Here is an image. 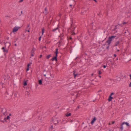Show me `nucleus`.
Masks as SVG:
<instances>
[{"label": "nucleus", "instance_id": "1", "mask_svg": "<svg viewBox=\"0 0 131 131\" xmlns=\"http://www.w3.org/2000/svg\"><path fill=\"white\" fill-rule=\"evenodd\" d=\"M118 38V37H117L116 36H109L108 38V40L106 41V43H108V46L106 47V48L108 50H109L110 47V45L111 43V41L114 39H117Z\"/></svg>", "mask_w": 131, "mask_h": 131}, {"label": "nucleus", "instance_id": "2", "mask_svg": "<svg viewBox=\"0 0 131 131\" xmlns=\"http://www.w3.org/2000/svg\"><path fill=\"white\" fill-rule=\"evenodd\" d=\"M71 23H72L71 24V26L70 29L71 30V31H73L72 35H75V33L74 30L75 28L76 27V26H74V25L73 23V21L72 20V21Z\"/></svg>", "mask_w": 131, "mask_h": 131}, {"label": "nucleus", "instance_id": "3", "mask_svg": "<svg viewBox=\"0 0 131 131\" xmlns=\"http://www.w3.org/2000/svg\"><path fill=\"white\" fill-rule=\"evenodd\" d=\"M3 78L4 81H7V80H11V78L8 74L4 75Z\"/></svg>", "mask_w": 131, "mask_h": 131}, {"label": "nucleus", "instance_id": "4", "mask_svg": "<svg viewBox=\"0 0 131 131\" xmlns=\"http://www.w3.org/2000/svg\"><path fill=\"white\" fill-rule=\"evenodd\" d=\"M120 46V41H117L115 42V43L113 46V47H115L116 46Z\"/></svg>", "mask_w": 131, "mask_h": 131}, {"label": "nucleus", "instance_id": "5", "mask_svg": "<svg viewBox=\"0 0 131 131\" xmlns=\"http://www.w3.org/2000/svg\"><path fill=\"white\" fill-rule=\"evenodd\" d=\"M73 74L74 78H75L77 76L79 75L78 73L77 72H76V70H75L73 71Z\"/></svg>", "mask_w": 131, "mask_h": 131}, {"label": "nucleus", "instance_id": "6", "mask_svg": "<svg viewBox=\"0 0 131 131\" xmlns=\"http://www.w3.org/2000/svg\"><path fill=\"white\" fill-rule=\"evenodd\" d=\"M53 122L54 125H56L57 124H58V121L57 119V118H55L53 120Z\"/></svg>", "mask_w": 131, "mask_h": 131}, {"label": "nucleus", "instance_id": "7", "mask_svg": "<svg viewBox=\"0 0 131 131\" xmlns=\"http://www.w3.org/2000/svg\"><path fill=\"white\" fill-rule=\"evenodd\" d=\"M20 27H15L13 29V32H15L17 31L20 28Z\"/></svg>", "mask_w": 131, "mask_h": 131}, {"label": "nucleus", "instance_id": "8", "mask_svg": "<svg viewBox=\"0 0 131 131\" xmlns=\"http://www.w3.org/2000/svg\"><path fill=\"white\" fill-rule=\"evenodd\" d=\"M5 46L8 47V48L10 46V43L9 42H7L5 44Z\"/></svg>", "mask_w": 131, "mask_h": 131}, {"label": "nucleus", "instance_id": "9", "mask_svg": "<svg viewBox=\"0 0 131 131\" xmlns=\"http://www.w3.org/2000/svg\"><path fill=\"white\" fill-rule=\"evenodd\" d=\"M96 118L95 117H94L93 119L91 121V124L92 125L94 123V122L96 121Z\"/></svg>", "mask_w": 131, "mask_h": 131}, {"label": "nucleus", "instance_id": "10", "mask_svg": "<svg viewBox=\"0 0 131 131\" xmlns=\"http://www.w3.org/2000/svg\"><path fill=\"white\" fill-rule=\"evenodd\" d=\"M34 52H35V50H34V48H33L31 51V56L32 57L33 56H34V54L35 53H34Z\"/></svg>", "mask_w": 131, "mask_h": 131}, {"label": "nucleus", "instance_id": "11", "mask_svg": "<svg viewBox=\"0 0 131 131\" xmlns=\"http://www.w3.org/2000/svg\"><path fill=\"white\" fill-rule=\"evenodd\" d=\"M113 99V97L111 96V95H110L109 97V98L108 99V100L110 102L112 101V99Z\"/></svg>", "mask_w": 131, "mask_h": 131}, {"label": "nucleus", "instance_id": "12", "mask_svg": "<svg viewBox=\"0 0 131 131\" xmlns=\"http://www.w3.org/2000/svg\"><path fill=\"white\" fill-rule=\"evenodd\" d=\"M51 60L52 61H53L54 60H55L56 61H57V58H56L55 57H53L51 59Z\"/></svg>", "mask_w": 131, "mask_h": 131}, {"label": "nucleus", "instance_id": "13", "mask_svg": "<svg viewBox=\"0 0 131 131\" xmlns=\"http://www.w3.org/2000/svg\"><path fill=\"white\" fill-rule=\"evenodd\" d=\"M122 125H124V124H126L127 126H130V125H129V123L127 122H123V123H122Z\"/></svg>", "mask_w": 131, "mask_h": 131}, {"label": "nucleus", "instance_id": "14", "mask_svg": "<svg viewBox=\"0 0 131 131\" xmlns=\"http://www.w3.org/2000/svg\"><path fill=\"white\" fill-rule=\"evenodd\" d=\"M38 83L39 84L42 85V80H39Z\"/></svg>", "mask_w": 131, "mask_h": 131}, {"label": "nucleus", "instance_id": "15", "mask_svg": "<svg viewBox=\"0 0 131 131\" xmlns=\"http://www.w3.org/2000/svg\"><path fill=\"white\" fill-rule=\"evenodd\" d=\"M71 115V113H67L66 114V116L67 117L70 116Z\"/></svg>", "mask_w": 131, "mask_h": 131}, {"label": "nucleus", "instance_id": "16", "mask_svg": "<svg viewBox=\"0 0 131 131\" xmlns=\"http://www.w3.org/2000/svg\"><path fill=\"white\" fill-rule=\"evenodd\" d=\"M45 14L46 15H47L48 14V13L47 12V7H45Z\"/></svg>", "mask_w": 131, "mask_h": 131}, {"label": "nucleus", "instance_id": "17", "mask_svg": "<svg viewBox=\"0 0 131 131\" xmlns=\"http://www.w3.org/2000/svg\"><path fill=\"white\" fill-rule=\"evenodd\" d=\"M59 30V28L58 27L55 28L53 29L52 30L53 32H55L57 30Z\"/></svg>", "mask_w": 131, "mask_h": 131}, {"label": "nucleus", "instance_id": "18", "mask_svg": "<svg viewBox=\"0 0 131 131\" xmlns=\"http://www.w3.org/2000/svg\"><path fill=\"white\" fill-rule=\"evenodd\" d=\"M51 57V54H50L47 56L46 57V58L47 59H49Z\"/></svg>", "mask_w": 131, "mask_h": 131}, {"label": "nucleus", "instance_id": "19", "mask_svg": "<svg viewBox=\"0 0 131 131\" xmlns=\"http://www.w3.org/2000/svg\"><path fill=\"white\" fill-rule=\"evenodd\" d=\"M50 76L51 77L52 79H51L52 80L53 79V78L54 77V75L53 74H51V73H50Z\"/></svg>", "mask_w": 131, "mask_h": 131}, {"label": "nucleus", "instance_id": "20", "mask_svg": "<svg viewBox=\"0 0 131 131\" xmlns=\"http://www.w3.org/2000/svg\"><path fill=\"white\" fill-rule=\"evenodd\" d=\"M54 128L53 127V125H51V127L49 128V130L51 131Z\"/></svg>", "mask_w": 131, "mask_h": 131}, {"label": "nucleus", "instance_id": "21", "mask_svg": "<svg viewBox=\"0 0 131 131\" xmlns=\"http://www.w3.org/2000/svg\"><path fill=\"white\" fill-rule=\"evenodd\" d=\"M123 125H122V124L121 125V127H120V129L121 130V131H122L123 130Z\"/></svg>", "mask_w": 131, "mask_h": 131}, {"label": "nucleus", "instance_id": "22", "mask_svg": "<svg viewBox=\"0 0 131 131\" xmlns=\"http://www.w3.org/2000/svg\"><path fill=\"white\" fill-rule=\"evenodd\" d=\"M30 24H29L27 26V29H28V30H30Z\"/></svg>", "mask_w": 131, "mask_h": 131}, {"label": "nucleus", "instance_id": "23", "mask_svg": "<svg viewBox=\"0 0 131 131\" xmlns=\"http://www.w3.org/2000/svg\"><path fill=\"white\" fill-rule=\"evenodd\" d=\"M8 49L6 48V49L4 50V51L3 52H6L7 53L8 52Z\"/></svg>", "mask_w": 131, "mask_h": 131}, {"label": "nucleus", "instance_id": "24", "mask_svg": "<svg viewBox=\"0 0 131 131\" xmlns=\"http://www.w3.org/2000/svg\"><path fill=\"white\" fill-rule=\"evenodd\" d=\"M96 27L95 26H92V29L93 30H95L96 29Z\"/></svg>", "mask_w": 131, "mask_h": 131}, {"label": "nucleus", "instance_id": "25", "mask_svg": "<svg viewBox=\"0 0 131 131\" xmlns=\"http://www.w3.org/2000/svg\"><path fill=\"white\" fill-rule=\"evenodd\" d=\"M42 35L44 32L45 29L44 28H42Z\"/></svg>", "mask_w": 131, "mask_h": 131}, {"label": "nucleus", "instance_id": "26", "mask_svg": "<svg viewBox=\"0 0 131 131\" xmlns=\"http://www.w3.org/2000/svg\"><path fill=\"white\" fill-rule=\"evenodd\" d=\"M14 61H16V59H15V57H13V58H12V59H11V61H12L13 60H14Z\"/></svg>", "mask_w": 131, "mask_h": 131}, {"label": "nucleus", "instance_id": "27", "mask_svg": "<svg viewBox=\"0 0 131 131\" xmlns=\"http://www.w3.org/2000/svg\"><path fill=\"white\" fill-rule=\"evenodd\" d=\"M58 49L57 48L56 50V52H55V54H58Z\"/></svg>", "mask_w": 131, "mask_h": 131}, {"label": "nucleus", "instance_id": "28", "mask_svg": "<svg viewBox=\"0 0 131 131\" xmlns=\"http://www.w3.org/2000/svg\"><path fill=\"white\" fill-rule=\"evenodd\" d=\"M27 82L26 81H25L24 82V86H26L27 85Z\"/></svg>", "mask_w": 131, "mask_h": 131}, {"label": "nucleus", "instance_id": "29", "mask_svg": "<svg viewBox=\"0 0 131 131\" xmlns=\"http://www.w3.org/2000/svg\"><path fill=\"white\" fill-rule=\"evenodd\" d=\"M118 26V25L115 26V28L113 30L114 31L115 29H116L117 28V27Z\"/></svg>", "mask_w": 131, "mask_h": 131}, {"label": "nucleus", "instance_id": "30", "mask_svg": "<svg viewBox=\"0 0 131 131\" xmlns=\"http://www.w3.org/2000/svg\"><path fill=\"white\" fill-rule=\"evenodd\" d=\"M74 93L76 94V97H78L79 96L78 93L77 92Z\"/></svg>", "mask_w": 131, "mask_h": 131}, {"label": "nucleus", "instance_id": "31", "mask_svg": "<svg viewBox=\"0 0 131 131\" xmlns=\"http://www.w3.org/2000/svg\"><path fill=\"white\" fill-rule=\"evenodd\" d=\"M6 49V47H3L2 48V49L3 50V51H4V50Z\"/></svg>", "mask_w": 131, "mask_h": 131}, {"label": "nucleus", "instance_id": "32", "mask_svg": "<svg viewBox=\"0 0 131 131\" xmlns=\"http://www.w3.org/2000/svg\"><path fill=\"white\" fill-rule=\"evenodd\" d=\"M9 118H10V117H9V116H8L6 118H5V119L6 118V119H8Z\"/></svg>", "mask_w": 131, "mask_h": 131}, {"label": "nucleus", "instance_id": "33", "mask_svg": "<svg viewBox=\"0 0 131 131\" xmlns=\"http://www.w3.org/2000/svg\"><path fill=\"white\" fill-rule=\"evenodd\" d=\"M98 72V73L99 74V75L101 74L102 73V72L101 71H99Z\"/></svg>", "mask_w": 131, "mask_h": 131}, {"label": "nucleus", "instance_id": "34", "mask_svg": "<svg viewBox=\"0 0 131 131\" xmlns=\"http://www.w3.org/2000/svg\"><path fill=\"white\" fill-rule=\"evenodd\" d=\"M31 63H29L27 65V67L29 68V67L30 66L31 64Z\"/></svg>", "mask_w": 131, "mask_h": 131}, {"label": "nucleus", "instance_id": "35", "mask_svg": "<svg viewBox=\"0 0 131 131\" xmlns=\"http://www.w3.org/2000/svg\"><path fill=\"white\" fill-rule=\"evenodd\" d=\"M114 94V93L113 92H112L111 94L110 95H111V96H112V95H113Z\"/></svg>", "mask_w": 131, "mask_h": 131}, {"label": "nucleus", "instance_id": "36", "mask_svg": "<svg viewBox=\"0 0 131 131\" xmlns=\"http://www.w3.org/2000/svg\"><path fill=\"white\" fill-rule=\"evenodd\" d=\"M106 65H104L103 66V67L104 68H106Z\"/></svg>", "mask_w": 131, "mask_h": 131}, {"label": "nucleus", "instance_id": "37", "mask_svg": "<svg viewBox=\"0 0 131 131\" xmlns=\"http://www.w3.org/2000/svg\"><path fill=\"white\" fill-rule=\"evenodd\" d=\"M58 56V54H55V56H54L56 58H57V57Z\"/></svg>", "mask_w": 131, "mask_h": 131}, {"label": "nucleus", "instance_id": "38", "mask_svg": "<svg viewBox=\"0 0 131 131\" xmlns=\"http://www.w3.org/2000/svg\"><path fill=\"white\" fill-rule=\"evenodd\" d=\"M29 70V68L27 67L26 70V71H28Z\"/></svg>", "mask_w": 131, "mask_h": 131}, {"label": "nucleus", "instance_id": "39", "mask_svg": "<svg viewBox=\"0 0 131 131\" xmlns=\"http://www.w3.org/2000/svg\"><path fill=\"white\" fill-rule=\"evenodd\" d=\"M23 0H20L19 1V3H20L22 2H23Z\"/></svg>", "mask_w": 131, "mask_h": 131}, {"label": "nucleus", "instance_id": "40", "mask_svg": "<svg viewBox=\"0 0 131 131\" xmlns=\"http://www.w3.org/2000/svg\"><path fill=\"white\" fill-rule=\"evenodd\" d=\"M116 56V54H114V57L115 58Z\"/></svg>", "mask_w": 131, "mask_h": 131}, {"label": "nucleus", "instance_id": "41", "mask_svg": "<svg viewBox=\"0 0 131 131\" xmlns=\"http://www.w3.org/2000/svg\"><path fill=\"white\" fill-rule=\"evenodd\" d=\"M42 54H41L40 56V57H39V58H41L42 57Z\"/></svg>", "mask_w": 131, "mask_h": 131}, {"label": "nucleus", "instance_id": "42", "mask_svg": "<svg viewBox=\"0 0 131 131\" xmlns=\"http://www.w3.org/2000/svg\"><path fill=\"white\" fill-rule=\"evenodd\" d=\"M41 38V36L39 37V41H40Z\"/></svg>", "mask_w": 131, "mask_h": 131}, {"label": "nucleus", "instance_id": "43", "mask_svg": "<svg viewBox=\"0 0 131 131\" xmlns=\"http://www.w3.org/2000/svg\"><path fill=\"white\" fill-rule=\"evenodd\" d=\"M115 123V121H112V124H114Z\"/></svg>", "mask_w": 131, "mask_h": 131}, {"label": "nucleus", "instance_id": "44", "mask_svg": "<svg viewBox=\"0 0 131 131\" xmlns=\"http://www.w3.org/2000/svg\"><path fill=\"white\" fill-rule=\"evenodd\" d=\"M129 87H131V83H130L129 84Z\"/></svg>", "mask_w": 131, "mask_h": 131}, {"label": "nucleus", "instance_id": "45", "mask_svg": "<svg viewBox=\"0 0 131 131\" xmlns=\"http://www.w3.org/2000/svg\"><path fill=\"white\" fill-rule=\"evenodd\" d=\"M69 39L70 40H71L72 39V37L71 36L70 37Z\"/></svg>", "mask_w": 131, "mask_h": 131}, {"label": "nucleus", "instance_id": "46", "mask_svg": "<svg viewBox=\"0 0 131 131\" xmlns=\"http://www.w3.org/2000/svg\"><path fill=\"white\" fill-rule=\"evenodd\" d=\"M24 111H22V112H21V114H23L24 113Z\"/></svg>", "mask_w": 131, "mask_h": 131}, {"label": "nucleus", "instance_id": "47", "mask_svg": "<svg viewBox=\"0 0 131 131\" xmlns=\"http://www.w3.org/2000/svg\"><path fill=\"white\" fill-rule=\"evenodd\" d=\"M126 23H126V22H124L123 23V24L124 25V24H126Z\"/></svg>", "mask_w": 131, "mask_h": 131}, {"label": "nucleus", "instance_id": "48", "mask_svg": "<svg viewBox=\"0 0 131 131\" xmlns=\"http://www.w3.org/2000/svg\"><path fill=\"white\" fill-rule=\"evenodd\" d=\"M116 50H117V51L118 52L119 51V50H118V49H117L116 48Z\"/></svg>", "mask_w": 131, "mask_h": 131}, {"label": "nucleus", "instance_id": "49", "mask_svg": "<svg viewBox=\"0 0 131 131\" xmlns=\"http://www.w3.org/2000/svg\"><path fill=\"white\" fill-rule=\"evenodd\" d=\"M72 5H71H71H69L70 6V7H72Z\"/></svg>", "mask_w": 131, "mask_h": 131}, {"label": "nucleus", "instance_id": "50", "mask_svg": "<svg viewBox=\"0 0 131 131\" xmlns=\"http://www.w3.org/2000/svg\"><path fill=\"white\" fill-rule=\"evenodd\" d=\"M61 16V14H59V17H60Z\"/></svg>", "mask_w": 131, "mask_h": 131}, {"label": "nucleus", "instance_id": "51", "mask_svg": "<svg viewBox=\"0 0 131 131\" xmlns=\"http://www.w3.org/2000/svg\"><path fill=\"white\" fill-rule=\"evenodd\" d=\"M30 30H28H28H27V31L28 32H30Z\"/></svg>", "mask_w": 131, "mask_h": 131}, {"label": "nucleus", "instance_id": "52", "mask_svg": "<svg viewBox=\"0 0 131 131\" xmlns=\"http://www.w3.org/2000/svg\"><path fill=\"white\" fill-rule=\"evenodd\" d=\"M95 2H97V1L96 0H93Z\"/></svg>", "mask_w": 131, "mask_h": 131}, {"label": "nucleus", "instance_id": "53", "mask_svg": "<svg viewBox=\"0 0 131 131\" xmlns=\"http://www.w3.org/2000/svg\"><path fill=\"white\" fill-rule=\"evenodd\" d=\"M129 76H130V79H131V74H130L129 75Z\"/></svg>", "mask_w": 131, "mask_h": 131}, {"label": "nucleus", "instance_id": "54", "mask_svg": "<svg viewBox=\"0 0 131 131\" xmlns=\"http://www.w3.org/2000/svg\"><path fill=\"white\" fill-rule=\"evenodd\" d=\"M61 40L60 41H59V42L60 43L61 42Z\"/></svg>", "mask_w": 131, "mask_h": 131}, {"label": "nucleus", "instance_id": "55", "mask_svg": "<svg viewBox=\"0 0 131 131\" xmlns=\"http://www.w3.org/2000/svg\"><path fill=\"white\" fill-rule=\"evenodd\" d=\"M99 77L100 78H101V76H100V75H99Z\"/></svg>", "mask_w": 131, "mask_h": 131}, {"label": "nucleus", "instance_id": "56", "mask_svg": "<svg viewBox=\"0 0 131 131\" xmlns=\"http://www.w3.org/2000/svg\"><path fill=\"white\" fill-rule=\"evenodd\" d=\"M73 122V121L72 120H71L70 121V122Z\"/></svg>", "mask_w": 131, "mask_h": 131}, {"label": "nucleus", "instance_id": "57", "mask_svg": "<svg viewBox=\"0 0 131 131\" xmlns=\"http://www.w3.org/2000/svg\"><path fill=\"white\" fill-rule=\"evenodd\" d=\"M93 74H94L93 73H92V74H91V75L92 76H93Z\"/></svg>", "mask_w": 131, "mask_h": 131}, {"label": "nucleus", "instance_id": "58", "mask_svg": "<svg viewBox=\"0 0 131 131\" xmlns=\"http://www.w3.org/2000/svg\"><path fill=\"white\" fill-rule=\"evenodd\" d=\"M9 17V16H5V17Z\"/></svg>", "mask_w": 131, "mask_h": 131}, {"label": "nucleus", "instance_id": "59", "mask_svg": "<svg viewBox=\"0 0 131 131\" xmlns=\"http://www.w3.org/2000/svg\"><path fill=\"white\" fill-rule=\"evenodd\" d=\"M129 6L130 7V8H131V4Z\"/></svg>", "mask_w": 131, "mask_h": 131}, {"label": "nucleus", "instance_id": "60", "mask_svg": "<svg viewBox=\"0 0 131 131\" xmlns=\"http://www.w3.org/2000/svg\"><path fill=\"white\" fill-rule=\"evenodd\" d=\"M15 46H17V44L16 43L15 44Z\"/></svg>", "mask_w": 131, "mask_h": 131}, {"label": "nucleus", "instance_id": "61", "mask_svg": "<svg viewBox=\"0 0 131 131\" xmlns=\"http://www.w3.org/2000/svg\"><path fill=\"white\" fill-rule=\"evenodd\" d=\"M46 74H45L44 75V76L45 77H46Z\"/></svg>", "mask_w": 131, "mask_h": 131}, {"label": "nucleus", "instance_id": "62", "mask_svg": "<svg viewBox=\"0 0 131 131\" xmlns=\"http://www.w3.org/2000/svg\"><path fill=\"white\" fill-rule=\"evenodd\" d=\"M81 14H83V13L82 12H81Z\"/></svg>", "mask_w": 131, "mask_h": 131}, {"label": "nucleus", "instance_id": "63", "mask_svg": "<svg viewBox=\"0 0 131 131\" xmlns=\"http://www.w3.org/2000/svg\"><path fill=\"white\" fill-rule=\"evenodd\" d=\"M11 114H10L9 116H11Z\"/></svg>", "mask_w": 131, "mask_h": 131}, {"label": "nucleus", "instance_id": "64", "mask_svg": "<svg viewBox=\"0 0 131 131\" xmlns=\"http://www.w3.org/2000/svg\"><path fill=\"white\" fill-rule=\"evenodd\" d=\"M77 108H79V106H78V107H77Z\"/></svg>", "mask_w": 131, "mask_h": 131}]
</instances>
